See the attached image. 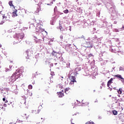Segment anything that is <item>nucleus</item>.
I'll return each mask as SVG.
<instances>
[{
    "instance_id": "31",
    "label": "nucleus",
    "mask_w": 124,
    "mask_h": 124,
    "mask_svg": "<svg viewBox=\"0 0 124 124\" xmlns=\"http://www.w3.org/2000/svg\"><path fill=\"white\" fill-rule=\"evenodd\" d=\"M95 102H98V101L97 100L96 101H95Z\"/></svg>"
},
{
    "instance_id": "38",
    "label": "nucleus",
    "mask_w": 124,
    "mask_h": 124,
    "mask_svg": "<svg viewBox=\"0 0 124 124\" xmlns=\"http://www.w3.org/2000/svg\"><path fill=\"white\" fill-rule=\"evenodd\" d=\"M89 124H91V122H89Z\"/></svg>"
},
{
    "instance_id": "6",
    "label": "nucleus",
    "mask_w": 124,
    "mask_h": 124,
    "mask_svg": "<svg viewBox=\"0 0 124 124\" xmlns=\"http://www.w3.org/2000/svg\"><path fill=\"white\" fill-rule=\"evenodd\" d=\"M17 9H15L12 13V17H17V16H18V15L17 14Z\"/></svg>"
},
{
    "instance_id": "7",
    "label": "nucleus",
    "mask_w": 124,
    "mask_h": 124,
    "mask_svg": "<svg viewBox=\"0 0 124 124\" xmlns=\"http://www.w3.org/2000/svg\"><path fill=\"white\" fill-rule=\"evenodd\" d=\"M114 77H117V78H120V79H122V82H123V83H124V78H123V77H122L121 75H116L114 76Z\"/></svg>"
},
{
    "instance_id": "26",
    "label": "nucleus",
    "mask_w": 124,
    "mask_h": 124,
    "mask_svg": "<svg viewBox=\"0 0 124 124\" xmlns=\"http://www.w3.org/2000/svg\"><path fill=\"white\" fill-rule=\"evenodd\" d=\"M2 100H3V101L5 102V98H3L2 99Z\"/></svg>"
},
{
    "instance_id": "36",
    "label": "nucleus",
    "mask_w": 124,
    "mask_h": 124,
    "mask_svg": "<svg viewBox=\"0 0 124 124\" xmlns=\"http://www.w3.org/2000/svg\"><path fill=\"white\" fill-rule=\"evenodd\" d=\"M3 23H4V22H3L2 23H1V24H3Z\"/></svg>"
},
{
    "instance_id": "10",
    "label": "nucleus",
    "mask_w": 124,
    "mask_h": 124,
    "mask_svg": "<svg viewBox=\"0 0 124 124\" xmlns=\"http://www.w3.org/2000/svg\"><path fill=\"white\" fill-rule=\"evenodd\" d=\"M82 103L83 106H88V105H89V102H88L85 100H82Z\"/></svg>"
},
{
    "instance_id": "32",
    "label": "nucleus",
    "mask_w": 124,
    "mask_h": 124,
    "mask_svg": "<svg viewBox=\"0 0 124 124\" xmlns=\"http://www.w3.org/2000/svg\"><path fill=\"white\" fill-rule=\"evenodd\" d=\"M122 29H124V26L122 27Z\"/></svg>"
},
{
    "instance_id": "21",
    "label": "nucleus",
    "mask_w": 124,
    "mask_h": 124,
    "mask_svg": "<svg viewBox=\"0 0 124 124\" xmlns=\"http://www.w3.org/2000/svg\"><path fill=\"white\" fill-rule=\"evenodd\" d=\"M5 72H7L8 71H10V69H6L5 70Z\"/></svg>"
},
{
    "instance_id": "19",
    "label": "nucleus",
    "mask_w": 124,
    "mask_h": 124,
    "mask_svg": "<svg viewBox=\"0 0 124 124\" xmlns=\"http://www.w3.org/2000/svg\"><path fill=\"white\" fill-rule=\"evenodd\" d=\"M74 83H75V81H71L70 82V85H74Z\"/></svg>"
},
{
    "instance_id": "9",
    "label": "nucleus",
    "mask_w": 124,
    "mask_h": 124,
    "mask_svg": "<svg viewBox=\"0 0 124 124\" xmlns=\"http://www.w3.org/2000/svg\"><path fill=\"white\" fill-rule=\"evenodd\" d=\"M112 83H113V78H110V79L108 82L107 86L108 88L110 87Z\"/></svg>"
},
{
    "instance_id": "25",
    "label": "nucleus",
    "mask_w": 124,
    "mask_h": 124,
    "mask_svg": "<svg viewBox=\"0 0 124 124\" xmlns=\"http://www.w3.org/2000/svg\"><path fill=\"white\" fill-rule=\"evenodd\" d=\"M3 106H4V107H6V106H7V105L6 104H4L3 105Z\"/></svg>"
},
{
    "instance_id": "14",
    "label": "nucleus",
    "mask_w": 124,
    "mask_h": 124,
    "mask_svg": "<svg viewBox=\"0 0 124 124\" xmlns=\"http://www.w3.org/2000/svg\"><path fill=\"white\" fill-rule=\"evenodd\" d=\"M117 92L119 94H122V93H123V89H122V88H119L117 91Z\"/></svg>"
},
{
    "instance_id": "30",
    "label": "nucleus",
    "mask_w": 124,
    "mask_h": 124,
    "mask_svg": "<svg viewBox=\"0 0 124 124\" xmlns=\"http://www.w3.org/2000/svg\"><path fill=\"white\" fill-rule=\"evenodd\" d=\"M115 24H117V21H114Z\"/></svg>"
},
{
    "instance_id": "35",
    "label": "nucleus",
    "mask_w": 124,
    "mask_h": 124,
    "mask_svg": "<svg viewBox=\"0 0 124 124\" xmlns=\"http://www.w3.org/2000/svg\"><path fill=\"white\" fill-rule=\"evenodd\" d=\"M47 5H50V4H47Z\"/></svg>"
},
{
    "instance_id": "29",
    "label": "nucleus",
    "mask_w": 124,
    "mask_h": 124,
    "mask_svg": "<svg viewBox=\"0 0 124 124\" xmlns=\"http://www.w3.org/2000/svg\"><path fill=\"white\" fill-rule=\"evenodd\" d=\"M71 124H74V123H72V120H71Z\"/></svg>"
},
{
    "instance_id": "40",
    "label": "nucleus",
    "mask_w": 124,
    "mask_h": 124,
    "mask_svg": "<svg viewBox=\"0 0 124 124\" xmlns=\"http://www.w3.org/2000/svg\"><path fill=\"white\" fill-rule=\"evenodd\" d=\"M32 25H34V23H33Z\"/></svg>"
},
{
    "instance_id": "24",
    "label": "nucleus",
    "mask_w": 124,
    "mask_h": 124,
    "mask_svg": "<svg viewBox=\"0 0 124 124\" xmlns=\"http://www.w3.org/2000/svg\"><path fill=\"white\" fill-rule=\"evenodd\" d=\"M87 48H93V46L91 45L90 46H87Z\"/></svg>"
},
{
    "instance_id": "39",
    "label": "nucleus",
    "mask_w": 124,
    "mask_h": 124,
    "mask_svg": "<svg viewBox=\"0 0 124 124\" xmlns=\"http://www.w3.org/2000/svg\"><path fill=\"white\" fill-rule=\"evenodd\" d=\"M37 9H38V10H39V9L38 8Z\"/></svg>"
},
{
    "instance_id": "16",
    "label": "nucleus",
    "mask_w": 124,
    "mask_h": 124,
    "mask_svg": "<svg viewBox=\"0 0 124 124\" xmlns=\"http://www.w3.org/2000/svg\"><path fill=\"white\" fill-rule=\"evenodd\" d=\"M57 54H58V53L57 52H55V51H52V53H51V54L52 55V56H57Z\"/></svg>"
},
{
    "instance_id": "23",
    "label": "nucleus",
    "mask_w": 124,
    "mask_h": 124,
    "mask_svg": "<svg viewBox=\"0 0 124 124\" xmlns=\"http://www.w3.org/2000/svg\"><path fill=\"white\" fill-rule=\"evenodd\" d=\"M103 83L101 84V86H100V89H102V87H103Z\"/></svg>"
},
{
    "instance_id": "5",
    "label": "nucleus",
    "mask_w": 124,
    "mask_h": 124,
    "mask_svg": "<svg viewBox=\"0 0 124 124\" xmlns=\"http://www.w3.org/2000/svg\"><path fill=\"white\" fill-rule=\"evenodd\" d=\"M40 111H41V107H39L37 110H32V113L33 114H39Z\"/></svg>"
},
{
    "instance_id": "18",
    "label": "nucleus",
    "mask_w": 124,
    "mask_h": 124,
    "mask_svg": "<svg viewBox=\"0 0 124 124\" xmlns=\"http://www.w3.org/2000/svg\"><path fill=\"white\" fill-rule=\"evenodd\" d=\"M64 13H65V14H67V13H68V10L67 9L63 11Z\"/></svg>"
},
{
    "instance_id": "11",
    "label": "nucleus",
    "mask_w": 124,
    "mask_h": 124,
    "mask_svg": "<svg viewBox=\"0 0 124 124\" xmlns=\"http://www.w3.org/2000/svg\"><path fill=\"white\" fill-rule=\"evenodd\" d=\"M59 97H63V96H64V94L62 93V92H60L59 93H57Z\"/></svg>"
},
{
    "instance_id": "2",
    "label": "nucleus",
    "mask_w": 124,
    "mask_h": 124,
    "mask_svg": "<svg viewBox=\"0 0 124 124\" xmlns=\"http://www.w3.org/2000/svg\"><path fill=\"white\" fill-rule=\"evenodd\" d=\"M28 119H29V116L27 115V114L23 113L22 114L21 117V122H26Z\"/></svg>"
},
{
    "instance_id": "27",
    "label": "nucleus",
    "mask_w": 124,
    "mask_h": 124,
    "mask_svg": "<svg viewBox=\"0 0 124 124\" xmlns=\"http://www.w3.org/2000/svg\"><path fill=\"white\" fill-rule=\"evenodd\" d=\"M120 70H123V67H120Z\"/></svg>"
},
{
    "instance_id": "33",
    "label": "nucleus",
    "mask_w": 124,
    "mask_h": 124,
    "mask_svg": "<svg viewBox=\"0 0 124 124\" xmlns=\"http://www.w3.org/2000/svg\"><path fill=\"white\" fill-rule=\"evenodd\" d=\"M40 30H41V28H40V30H39V31H40Z\"/></svg>"
},
{
    "instance_id": "15",
    "label": "nucleus",
    "mask_w": 124,
    "mask_h": 124,
    "mask_svg": "<svg viewBox=\"0 0 124 124\" xmlns=\"http://www.w3.org/2000/svg\"><path fill=\"white\" fill-rule=\"evenodd\" d=\"M112 114L115 115H118V111L116 110H112Z\"/></svg>"
},
{
    "instance_id": "8",
    "label": "nucleus",
    "mask_w": 124,
    "mask_h": 124,
    "mask_svg": "<svg viewBox=\"0 0 124 124\" xmlns=\"http://www.w3.org/2000/svg\"><path fill=\"white\" fill-rule=\"evenodd\" d=\"M70 80L71 81H73L74 82H75L76 83L77 82V81H76V78L74 76H71L70 77Z\"/></svg>"
},
{
    "instance_id": "17",
    "label": "nucleus",
    "mask_w": 124,
    "mask_h": 124,
    "mask_svg": "<svg viewBox=\"0 0 124 124\" xmlns=\"http://www.w3.org/2000/svg\"><path fill=\"white\" fill-rule=\"evenodd\" d=\"M28 89H29V90H31V89H32V85H29L28 86Z\"/></svg>"
},
{
    "instance_id": "12",
    "label": "nucleus",
    "mask_w": 124,
    "mask_h": 124,
    "mask_svg": "<svg viewBox=\"0 0 124 124\" xmlns=\"http://www.w3.org/2000/svg\"><path fill=\"white\" fill-rule=\"evenodd\" d=\"M13 1L11 0L9 2V5L11 6V7H13V8L15 9V6H14V5H13Z\"/></svg>"
},
{
    "instance_id": "4",
    "label": "nucleus",
    "mask_w": 124,
    "mask_h": 124,
    "mask_svg": "<svg viewBox=\"0 0 124 124\" xmlns=\"http://www.w3.org/2000/svg\"><path fill=\"white\" fill-rule=\"evenodd\" d=\"M2 18L4 19V20L8 21L10 19V15H8V14H4L2 15Z\"/></svg>"
},
{
    "instance_id": "41",
    "label": "nucleus",
    "mask_w": 124,
    "mask_h": 124,
    "mask_svg": "<svg viewBox=\"0 0 124 124\" xmlns=\"http://www.w3.org/2000/svg\"><path fill=\"white\" fill-rule=\"evenodd\" d=\"M88 124V123H86V124Z\"/></svg>"
},
{
    "instance_id": "37",
    "label": "nucleus",
    "mask_w": 124,
    "mask_h": 124,
    "mask_svg": "<svg viewBox=\"0 0 124 124\" xmlns=\"http://www.w3.org/2000/svg\"><path fill=\"white\" fill-rule=\"evenodd\" d=\"M31 95H32V93L31 94Z\"/></svg>"
},
{
    "instance_id": "13",
    "label": "nucleus",
    "mask_w": 124,
    "mask_h": 124,
    "mask_svg": "<svg viewBox=\"0 0 124 124\" xmlns=\"http://www.w3.org/2000/svg\"><path fill=\"white\" fill-rule=\"evenodd\" d=\"M70 92V89L69 88H66L65 89V93H66V94L69 93Z\"/></svg>"
},
{
    "instance_id": "22",
    "label": "nucleus",
    "mask_w": 124,
    "mask_h": 124,
    "mask_svg": "<svg viewBox=\"0 0 124 124\" xmlns=\"http://www.w3.org/2000/svg\"><path fill=\"white\" fill-rule=\"evenodd\" d=\"M60 39H63V36L62 35H61L60 36Z\"/></svg>"
},
{
    "instance_id": "3",
    "label": "nucleus",
    "mask_w": 124,
    "mask_h": 124,
    "mask_svg": "<svg viewBox=\"0 0 124 124\" xmlns=\"http://www.w3.org/2000/svg\"><path fill=\"white\" fill-rule=\"evenodd\" d=\"M25 54L27 55V57H26L27 60H29L30 59V57H31V55H32V53H31V51L30 50H28L25 52Z\"/></svg>"
},
{
    "instance_id": "20",
    "label": "nucleus",
    "mask_w": 124,
    "mask_h": 124,
    "mask_svg": "<svg viewBox=\"0 0 124 124\" xmlns=\"http://www.w3.org/2000/svg\"><path fill=\"white\" fill-rule=\"evenodd\" d=\"M93 54L92 53H90L89 55H88V57L89 58H91V57H93Z\"/></svg>"
},
{
    "instance_id": "1",
    "label": "nucleus",
    "mask_w": 124,
    "mask_h": 124,
    "mask_svg": "<svg viewBox=\"0 0 124 124\" xmlns=\"http://www.w3.org/2000/svg\"><path fill=\"white\" fill-rule=\"evenodd\" d=\"M20 76H22V74H20L19 71H16L15 73H14L12 77H11V79H13V77H14L15 79H14V81H16L17 79L20 78Z\"/></svg>"
},
{
    "instance_id": "28",
    "label": "nucleus",
    "mask_w": 124,
    "mask_h": 124,
    "mask_svg": "<svg viewBox=\"0 0 124 124\" xmlns=\"http://www.w3.org/2000/svg\"><path fill=\"white\" fill-rule=\"evenodd\" d=\"M8 102V101L7 100H5V103H7Z\"/></svg>"
},
{
    "instance_id": "34",
    "label": "nucleus",
    "mask_w": 124,
    "mask_h": 124,
    "mask_svg": "<svg viewBox=\"0 0 124 124\" xmlns=\"http://www.w3.org/2000/svg\"><path fill=\"white\" fill-rule=\"evenodd\" d=\"M0 47H1V45L0 44Z\"/></svg>"
}]
</instances>
